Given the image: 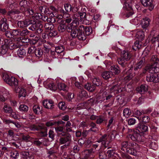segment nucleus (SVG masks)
<instances>
[{
    "instance_id": "774afa93",
    "label": "nucleus",
    "mask_w": 159,
    "mask_h": 159,
    "mask_svg": "<svg viewBox=\"0 0 159 159\" xmlns=\"http://www.w3.org/2000/svg\"><path fill=\"white\" fill-rule=\"evenodd\" d=\"M120 159H133L132 157L125 153H123L121 155V158Z\"/></svg>"
},
{
    "instance_id": "0eeeda50",
    "label": "nucleus",
    "mask_w": 159,
    "mask_h": 159,
    "mask_svg": "<svg viewBox=\"0 0 159 159\" xmlns=\"http://www.w3.org/2000/svg\"><path fill=\"white\" fill-rule=\"evenodd\" d=\"M140 150V146L135 143H131L129 144V147L126 149V152L129 154L136 156Z\"/></svg>"
},
{
    "instance_id": "a878e982",
    "label": "nucleus",
    "mask_w": 159,
    "mask_h": 159,
    "mask_svg": "<svg viewBox=\"0 0 159 159\" xmlns=\"http://www.w3.org/2000/svg\"><path fill=\"white\" fill-rule=\"evenodd\" d=\"M56 132L59 136H64L68 133L65 132L63 127L58 126L55 128Z\"/></svg>"
},
{
    "instance_id": "f3484780",
    "label": "nucleus",
    "mask_w": 159,
    "mask_h": 159,
    "mask_svg": "<svg viewBox=\"0 0 159 159\" xmlns=\"http://www.w3.org/2000/svg\"><path fill=\"white\" fill-rule=\"evenodd\" d=\"M15 91L18 93L19 97H25L26 95V91L23 87L20 86L18 87V86L14 88Z\"/></svg>"
},
{
    "instance_id": "0e129e2a",
    "label": "nucleus",
    "mask_w": 159,
    "mask_h": 159,
    "mask_svg": "<svg viewBox=\"0 0 159 159\" xmlns=\"http://www.w3.org/2000/svg\"><path fill=\"white\" fill-rule=\"evenodd\" d=\"M96 123L98 124H100L102 123L105 120L104 117L102 116H100L98 117L97 118Z\"/></svg>"
},
{
    "instance_id": "052dcab7",
    "label": "nucleus",
    "mask_w": 159,
    "mask_h": 159,
    "mask_svg": "<svg viewBox=\"0 0 159 159\" xmlns=\"http://www.w3.org/2000/svg\"><path fill=\"white\" fill-rule=\"evenodd\" d=\"M86 35H88L90 34L92 32V29L90 27L85 26L84 27V31Z\"/></svg>"
},
{
    "instance_id": "8fccbe9b",
    "label": "nucleus",
    "mask_w": 159,
    "mask_h": 159,
    "mask_svg": "<svg viewBox=\"0 0 159 159\" xmlns=\"http://www.w3.org/2000/svg\"><path fill=\"white\" fill-rule=\"evenodd\" d=\"M12 34L13 37L15 36L19 37L20 36V30L19 29L11 30Z\"/></svg>"
},
{
    "instance_id": "e433bc0d",
    "label": "nucleus",
    "mask_w": 159,
    "mask_h": 159,
    "mask_svg": "<svg viewBox=\"0 0 159 159\" xmlns=\"http://www.w3.org/2000/svg\"><path fill=\"white\" fill-rule=\"evenodd\" d=\"M84 88L88 90L90 92L93 91L95 89V86L93 84L89 83L85 84Z\"/></svg>"
},
{
    "instance_id": "dca6fc26",
    "label": "nucleus",
    "mask_w": 159,
    "mask_h": 159,
    "mask_svg": "<svg viewBox=\"0 0 159 159\" xmlns=\"http://www.w3.org/2000/svg\"><path fill=\"white\" fill-rule=\"evenodd\" d=\"M93 102V99L92 98H90L88 100L87 102L79 104L77 105V107L79 108V109L87 108L91 106Z\"/></svg>"
},
{
    "instance_id": "c03bdc74",
    "label": "nucleus",
    "mask_w": 159,
    "mask_h": 159,
    "mask_svg": "<svg viewBox=\"0 0 159 159\" xmlns=\"http://www.w3.org/2000/svg\"><path fill=\"white\" fill-rule=\"evenodd\" d=\"M17 54L20 57H23L25 55V51L23 48H20L17 51Z\"/></svg>"
},
{
    "instance_id": "aec40b11",
    "label": "nucleus",
    "mask_w": 159,
    "mask_h": 159,
    "mask_svg": "<svg viewBox=\"0 0 159 159\" xmlns=\"http://www.w3.org/2000/svg\"><path fill=\"white\" fill-rule=\"evenodd\" d=\"M43 103V106L46 108L52 109L53 108L54 102L52 100H45Z\"/></svg>"
},
{
    "instance_id": "3c124183",
    "label": "nucleus",
    "mask_w": 159,
    "mask_h": 159,
    "mask_svg": "<svg viewBox=\"0 0 159 159\" xmlns=\"http://www.w3.org/2000/svg\"><path fill=\"white\" fill-rule=\"evenodd\" d=\"M44 28L47 31L52 30L54 28V25L52 23H47L45 24Z\"/></svg>"
},
{
    "instance_id": "de8ad7c7",
    "label": "nucleus",
    "mask_w": 159,
    "mask_h": 159,
    "mask_svg": "<svg viewBox=\"0 0 159 159\" xmlns=\"http://www.w3.org/2000/svg\"><path fill=\"white\" fill-rule=\"evenodd\" d=\"M123 115L126 118H128L131 115V111L128 108L125 109L123 111Z\"/></svg>"
},
{
    "instance_id": "a211bd4d",
    "label": "nucleus",
    "mask_w": 159,
    "mask_h": 159,
    "mask_svg": "<svg viewBox=\"0 0 159 159\" xmlns=\"http://www.w3.org/2000/svg\"><path fill=\"white\" fill-rule=\"evenodd\" d=\"M153 0H141V3L144 7H148L150 11H151L154 7L153 3Z\"/></svg>"
},
{
    "instance_id": "5701e85b",
    "label": "nucleus",
    "mask_w": 159,
    "mask_h": 159,
    "mask_svg": "<svg viewBox=\"0 0 159 159\" xmlns=\"http://www.w3.org/2000/svg\"><path fill=\"white\" fill-rule=\"evenodd\" d=\"M150 19L147 17L142 18L140 20V24L142 27L143 28H146L149 24Z\"/></svg>"
},
{
    "instance_id": "39448f33",
    "label": "nucleus",
    "mask_w": 159,
    "mask_h": 159,
    "mask_svg": "<svg viewBox=\"0 0 159 159\" xmlns=\"http://www.w3.org/2000/svg\"><path fill=\"white\" fill-rule=\"evenodd\" d=\"M2 78L4 81L11 86L17 87L18 84V80L13 76H10L6 73L2 74Z\"/></svg>"
},
{
    "instance_id": "ea45409f",
    "label": "nucleus",
    "mask_w": 159,
    "mask_h": 159,
    "mask_svg": "<svg viewBox=\"0 0 159 159\" xmlns=\"http://www.w3.org/2000/svg\"><path fill=\"white\" fill-rule=\"evenodd\" d=\"M33 110L36 114H39L41 113L42 108L38 105H34L33 107Z\"/></svg>"
},
{
    "instance_id": "b1692460",
    "label": "nucleus",
    "mask_w": 159,
    "mask_h": 159,
    "mask_svg": "<svg viewBox=\"0 0 159 159\" xmlns=\"http://www.w3.org/2000/svg\"><path fill=\"white\" fill-rule=\"evenodd\" d=\"M136 130L138 131L140 134L146 132L148 131V127L145 125H142L140 123L138 125Z\"/></svg>"
},
{
    "instance_id": "412c9836",
    "label": "nucleus",
    "mask_w": 159,
    "mask_h": 159,
    "mask_svg": "<svg viewBox=\"0 0 159 159\" xmlns=\"http://www.w3.org/2000/svg\"><path fill=\"white\" fill-rule=\"evenodd\" d=\"M21 159H34V157L31 153L27 152H21Z\"/></svg>"
},
{
    "instance_id": "2eb2a0df",
    "label": "nucleus",
    "mask_w": 159,
    "mask_h": 159,
    "mask_svg": "<svg viewBox=\"0 0 159 159\" xmlns=\"http://www.w3.org/2000/svg\"><path fill=\"white\" fill-rule=\"evenodd\" d=\"M146 80L148 82H159V74H149L146 76Z\"/></svg>"
},
{
    "instance_id": "2f4dec72",
    "label": "nucleus",
    "mask_w": 159,
    "mask_h": 159,
    "mask_svg": "<svg viewBox=\"0 0 159 159\" xmlns=\"http://www.w3.org/2000/svg\"><path fill=\"white\" fill-rule=\"evenodd\" d=\"M109 92V91L107 90V89L105 90L101 89L100 90L99 96L100 97V98L102 99L101 101H104L105 100V98Z\"/></svg>"
},
{
    "instance_id": "864d4df0",
    "label": "nucleus",
    "mask_w": 159,
    "mask_h": 159,
    "mask_svg": "<svg viewBox=\"0 0 159 159\" xmlns=\"http://www.w3.org/2000/svg\"><path fill=\"white\" fill-rule=\"evenodd\" d=\"M10 156L11 157L16 159L19 157V153L17 151H13L10 152Z\"/></svg>"
},
{
    "instance_id": "393cba45",
    "label": "nucleus",
    "mask_w": 159,
    "mask_h": 159,
    "mask_svg": "<svg viewBox=\"0 0 159 159\" xmlns=\"http://www.w3.org/2000/svg\"><path fill=\"white\" fill-rule=\"evenodd\" d=\"M44 84L45 87L47 89H49L52 91H54L56 89V87L54 84L52 82L49 83L48 81H45L44 82Z\"/></svg>"
},
{
    "instance_id": "a18cd8bd",
    "label": "nucleus",
    "mask_w": 159,
    "mask_h": 159,
    "mask_svg": "<svg viewBox=\"0 0 159 159\" xmlns=\"http://www.w3.org/2000/svg\"><path fill=\"white\" fill-rule=\"evenodd\" d=\"M64 122L62 121H58L57 122H54V121H50L47 122L46 123V125L47 126L49 127L54 125L57 124H64Z\"/></svg>"
},
{
    "instance_id": "72a5a7b5",
    "label": "nucleus",
    "mask_w": 159,
    "mask_h": 159,
    "mask_svg": "<svg viewBox=\"0 0 159 159\" xmlns=\"http://www.w3.org/2000/svg\"><path fill=\"white\" fill-rule=\"evenodd\" d=\"M30 129L31 130H39L43 129V127L42 125H31L29 127Z\"/></svg>"
},
{
    "instance_id": "69168bd1",
    "label": "nucleus",
    "mask_w": 159,
    "mask_h": 159,
    "mask_svg": "<svg viewBox=\"0 0 159 159\" xmlns=\"http://www.w3.org/2000/svg\"><path fill=\"white\" fill-rule=\"evenodd\" d=\"M59 108L62 110H64L66 107L65 103L64 102H60L58 104Z\"/></svg>"
},
{
    "instance_id": "bf43d9fd",
    "label": "nucleus",
    "mask_w": 159,
    "mask_h": 159,
    "mask_svg": "<svg viewBox=\"0 0 159 159\" xmlns=\"http://www.w3.org/2000/svg\"><path fill=\"white\" fill-rule=\"evenodd\" d=\"M55 52L57 54L62 52L64 50V48L62 46H58L55 48Z\"/></svg>"
},
{
    "instance_id": "09e8293b",
    "label": "nucleus",
    "mask_w": 159,
    "mask_h": 159,
    "mask_svg": "<svg viewBox=\"0 0 159 159\" xmlns=\"http://www.w3.org/2000/svg\"><path fill=\"white\" fill-rule=\"evenodd\" d=\"M66 29H67L66 25L64 24H61L58 26V30L59 32H63Z\"/></svg>"
},
{
    "instance_id": "13d9d810",
    "label": "nucleus",
    "mask_w": 159,
    "mask_h": 159,
    "mask_svg": "<svg viewBox=\"0 0 159 159\" xmlns=\"http://www.w3.org/2000/svg\"><path fill=\"white\" fill-rule=\"evenodd\" d=\"M79 32V29L78 30L76 29L70 30V34L73 38L77 37L78 35V32Z\"/></svg>"
},
{
    "instance_id": "5fc2aeb1",
    "label": "nucleus",
    "mask_w": 159,
    "mask_h": 159,
    "mask_svg": "<svg viewBox=\"0 0 159 159\" xmlns=\"http://www.w3.org/2000/svg\"><path fill=\"white\" fill-rule=\"evenodd\" d=\"M75 14H78V16L76 18L78 19V22H79V21L81 20V19L84 18L86 16V13L84 11L80 12L79 11Z\"/></svg>"
},
{
    "instance_id": "473e14b6",
    "label": "nucleus",
    "mask_w": 159,
    "mask_h": 159,
    "mask_svg": "<svg viewBox=\"0 0 159 159\" xmlns=\"http://www.w3.org/2000/svg\"><path fill=\"white\" fill-rule=\"evenodd\" d=\"M145 62V58L142 57L141 59L139 61L135 67V70H137L141 68L144 64Z\"/></svg>"
},
{
    "instance_id": "1a4fd4ad",
    "label": "nucleus",
    "mask_w": 159,
    "mask_h": 159,
    "mask_svg": "<svg viewBox=\"0 0 159 159\" xmlns=\"http://www.w3.org/2000/svg\"><path fill=\"white\" fill-rule=\"evenodd\" d=\"M34 10H36V8L35 7L34 8L33 7V9H32V8L31 9L30 8L25 9V14H27V15H33L32 16L34 17L36 19L41 18V14L36 12V11H34Z\"/></svg>"
},
{
    "instance_id": "4c0bfd02",
    "label": "nucleus",
    "mask_w": 159,
    "mask_h": 159,
    "mask_svg": "<svg viewBox=\"0 0 159 159\" xmlns=\"http://www.w3.org/2000/svg\"><path fill=\"white\" fill-rule=\"evenodd\" d=\"M111 71V73H113L115 74H117L119 73L120 70L119 67L117 66H111L110 68Z\"/></svg>"
},
{
    "instance_id": "4be33fe9",
    "label": "nucleus",
    "mask_w": 159,
    "mask_h": 159,
    "mask_svg": "<svg viewBox=\"0 0 159 159\" xmlns=\"http://www.w3.org/2000/svg\"><path fill=\"white\" fill-rule=\"evenodd\" d=\"M136 37L139 41H142L144 39V35L143 31L140 30H136L134 31Z\"/></svg>"
},
{
    "instance_id": "4468645a",
    "label": "nucleus",
    "mask_w": 159,
    "mask_h": 159,
    "mask_svg": "<svg viewBox=\"0 0 159 159\" xmlns=\"http://www.w3.org/2000/svg\"><path fill=\"white\" fill-rule=\"evenodd\" d=\"M94 151L93 149L86 150L84 152V158L83 159H93L94 157Z\"/></svg>"
},
{
    "instance_id": "f704fd0d",
    "label": "nucleus",
    "mask_w": 159,
    "mask_h": 159,
    "mask_svg": "<svg viewBox=\"0 0 159 159\" xmlns=\"http://www.w3.org/2000/svg\"><path fill=\"white\" fill-rule=\"evenodd\" d=\"M115 119L114 117H111L108 121L107 127L108 129L111 128L115 123Z\"/></svg>"
},
{
    "instance_id": "37998d69",
    "label": "nucleus",
    "mask_w": 159,
    "mask_h": 159,
    "mask_svg": "<svg viewBox=\"0 0 159 159\" xmlns=\"http://www.w3.org/2000/svg\"><path fill=\"white\" fill-rule=\"evenodd\" d=\"M34 53L37 57L41 58L43 54L42 50L39 48L36 49Z\"/></svg>"
},
{
    "instance_id": "58836bf2",
    "label": "nucleus",
    "mask_w": 159,
    "mask_h": 159,
    "mask_svg": "<svg viewBox=\"0 0 159 159\" xmlns=\"http://www.w3.org/2000/svg\"><path fill=\"white\" fill-rule=\"evenodd\" d=\"M131 142L129 143L127 141L123 142L121 144V150L123 151L126 152V149L129 147V144Z\"/></svg>"
},
{
    "instance_id": "c756f323",
    "label": "nucleus",
    "mask_w": 159,
    "mask_h": 159,
    "mask_svg": "<svg viewBox=\"0 0 159 159\" xmlns=\"http://www.w3.org/2000/svg\"><path fill=\"white\" fill-rule=\"evenodd\" d=\"M30 20L26 19L25 21H19L17 22V25L20 28H23L29 25V21Z\"/></svg>"
},
{
    "instance_id": "423d86ee",
    "label": "nucleus",
    "mask_w": 159,
    "mask_h": 159,
    "mask_svg": "<svg viewBox=\"0 0 159 159\" xmlns=\"http://www.w3.org/2000/svg\"><path fill=\"white\" fill-rule=\"evenodd\" d=\"M71 136L70 134L67 133L64 136H62L59 139V143L60 144H63L61 147V149L66 148L68 147L71 141Z\"/></svg>"
},
{
    "instance_id": "20e7f679",
    "label": "nucleus",
    "mask_w": 159,
    "mask_h": 159,
    "mask_svg": "<svg viewBox=\"0 0 159 159\" xmlns=\"http://www.w3.org/2000/svg\"><path fill=\"white\" fill-rule=\"evenodd\" d=\"M131 57V53L127 51L123 50L121 52L120 58L118 59L119 64L122 66L126 64L125 62L129 60Z\"/></svg>"
},
{
    "instance_id": "6e6d98bb",
    "label": "nucleus",
    "mask_w": 159,
    "mask_h": 159,
    "mask_svg": "<svg viewBox=\"0 0 159 159\" xmlns=\"http://www.w3.org/2000/svg\"><path fill=\"white\" fill-rule=\"evenodd\" d=\"M8 47L5 45V43H4L3 45L2 46V48L1 50V53L2 55H4L6 54L8 50Z\"/></svg>"
},
{
    "instance_id": "6ab92c4d",
    "label": "nucleus",
    "mask_w": 159,
    "mask_h": 159,
    "mask_svg": "<svg viewBox=\"0 0 159 159\" xmlns=\"http://www.w3.org/2000/svg\"><path fill=\"white\" fill-rule=\"evenodd\" d=\"M123 88L120 87L118 84L113 85L110 89V93H113L115 95L121 92L123 90Z\"/></svg>"
},
{
    "instance_id": "338daca9",
    "label": "nucleus",
    "mask_w": 159,
    "mask_h": 159,
    "mask_svg": "<svg viewBox=\"0 0 159 159\" xmlns=\"http://www.w3.org/2000/svg\"><path fill=\"white\" fill-rule=\"evenodd\" d=\"M120 159H133L132 157L125 153H123L121 155V158Z\"/></svg>"
},
{
    "instance_id": "680f3d73",
    "label": "nucleus",
    "mask_w": 159,
    "mask_h": 159,
    "mask_svg": "<svg viewBox=\"0 0 159 159\" xmlns=\"http://www.w3.org/2000/svg\"><path fill=\"white\" fill-rule=\"evenodd\" d=\"M150 52L149 49L148 48H146L143 52L142 57L145 58L146 59L147 56L149 55Z\"/></svg>"
},
{
    "instance_id": "7c9ffc66",
    "label": "nucleus",
    "mask_w": 159,
    "mask_h": 159,
    "mask_svg": "<svg viewBox=\"0 0 159 159\" xmlns=\"http://www.w3.org/2000/svg\"><path fill=\"white\" fill-rule=\"evenodd\" d=\"M148 90V87L147 85H142L140 87L136 88V90L140 93H144Z\"/></svg>"
},
{
    "instance_id": "49530a36",
    "label": "nucleus",
    "mask_w": 159,
    "mask_h": 159,
    "mask_svg": "<svg viewBox=\"0 0 159 159\" xmlns=\"http://www.w3.org/2000/svg\"><path fill=\"white\" fill-rule=\"evenodd\" d=\"M131 71V70L130 69H129V72H126L127 75L124 77V80H125L126 82H127L129 80L133 77V76L132 75H131L130 74H129V72ZM125 71H124L123 72L124 74H125Z\"/></svg>"
},
{
    "instance_id": "c9c22d12",
    "label": "nucleus",
    "mask_w": 159,
    "mask_h": 159,
    "mask_svg": "<svg viewBox=\"0 0 159 159\" xmlns=\"http://www.w3.org/2000/svg\"><path fill=\"white\" fill-rule=\"evenodd\" d=\"M113 74L111 73V71H105L102 74V76L104 79H107L111 77Z\"/></svg>"
},
{
    "instance_id": "9d476101",
    "label": "nucleus",
    "mask_w": 159,
    "mask_h": 159,
    "mask_svg": "<svg viewBox=\"0 0 159 159\" xmlns=\"http://www.w3.org/2000/svg\"><path fill=\"white\" fill-rule=\"evenodd\" d=\"M78 16V14H74L72 16L73 19L72 22L66 25L67 29L68 32H70V30L76 29V27L79 24L78 19L76 18Z\"/></svg>"
},
{
    "instance_id": "f03ea898",
    "label": "nucleus",
    "mask_w": 159,
    "mask_h": 159,
    "mask_svg": "<svg viewBox=\"0 0 159 159\" xmlns=\"http://www.w3.org/2000/svg\"><path fill=\"white\" fill-rule=\"evenodd\" d=\"M151 61L154 62V63L152 65L147 66L143 72L144 73H145L146 71L151 74L159 72V64L158 63L159 59L157 56L156 55L152 56L151 59Z\"/></svg>"
},
{
    "instance_id": "79ce46f5",
    "label": "nucleus",
    "mask_w": 159,
    "mask_h": 159,
    "mask_svg": "<svg viewBox=\"0 0 159 159\" xmlns=\"http://www.w3.org/2000/svg\"><path fill=\"white\" fill-rule=\"evenodd\" d=\"M4 104L5 105L3 107V111L9 114L11 112L12 110V108L6 103H5Z\"/></svg>"
},
{
    "instance_id": "e2e57ef3",
    "label": "nucleus",
    "mask_w": 159,
    "mask_h": 159,
    "mask_svg": "<svg viewBox=\"0 0 159 159\" xmlns=\"http://www.w3.org/2000/svg\"><path fill=\"white\" fill-rule=\"evenodd\" d=\"M118 134V132L116 130H114L112 131L111 132V134L109 135V137L111 140L112 139H115L116 138V136Z\"/></svg>"
},
{
    "instance_id": "7ed1b4c3",
    "label": "nucleus",
    "mask_w": 159,
    "mask_h": 159,
    "mask_svg": "<svg viewBox=\"0 0 159 159\" xmlns=\"http://www.w3.org/2000/svg\"><path fill=\"white\" fill-rule=\"evenodd\" d=\"M21 40V38L18 37L15 38L13 40L11 39H5L4 42L8 48L10 49H13L20 47V44L19 41Z\"/></svg>"
},
{
    "instance_id": "9b49d317",
    "label": "nucleus",
    "mask_w": 159,
    "mask_h": 159,
    "mask_svg": "<svg viewBox=\"0 0 159 159\" xmlns=\"http://www.w3.org/2000/svg\"><path fill=\"white\" fill-rule=\"evenodd\" d=\"M128 137L130 138L131 140L138 142H141L142 140L141 134L139 133L136 129L133 131V133L128 135Z\"/></svg>"
},
{
    "instance_id": "a19ab883",
    "label": "nucleus",
    "mask_w": 159,
    "mask_h": 159,
    "mask_svg": "<svg viewBox=\"0 0 159 159\" xmlns=\"http://www.w3.org/2000/svg\"><path fill=\"white\" fill-rule=\"evenodd\" d=\"M29 25H31L29 27V29L32 31H34L35 29V26L34 24L35 23V21L34 20H30L29 21Z\"/></svg>"
},
{
    "instance_id": "603ef678",
    "label": "nucleus",
    "mask_w": 159,
    "mask_h": 159,
    "mask_svg": "<svg viewBox=\"0 0 159 159\" xmlns=\"http://www.w3.org/2000/svg\"><path fill=\"white\" fill-rule=\"evenodd\" d=\"M92 82L93 83L97 86H99L102 84L100 79L96 77H94L93 79Z\"/></svg>"
},
{
    "instance_id": "6e6552de",
    "label": "nucleus",
    "mask_w": 159,
    "mask_h": 159,
    "mask_svg": "<svg viewBox=\"0 0 159 159\" xmlns=\"http://www.w3.org/2000/svg\"><path fill=\"white\" fill-rule=\"evenodd\" d=\"M8 91L2 87H0V101L4 102L10 97Z\"/></svg>"
},
{
    "instance_id": "f8f14e48",
    "label": "nucleus",
    "mask_w": 159,
    "mask_h": 159,
    "mask_svg": "<svg viewBox=\"0 0 159 159\" xmlns=\"http://www.w3.org/2000/svg\"><path fill=\"white\" fill-rule=\"evenodd\" d=\"M111 141L109 135L105 134L100 138L98 142V143H102V144L104 145L106 147Z\"/></svg>"
},
{
    "instance_id": "cd10ccee",
    "label": "nucleus",
    "mask_w": 159,
    "mask_h": 159,
    "mask_svg": "<svg viewBox=\"0 0 159 159\" xmlns=\"http://www.w3.org/2000/svg\"><path fill=\"white\" fill-rule=\"evenodd\" d=\"M6 19L4 18L1 20L0 22V24L1 28L0 29H1L2 31H5L8 28V25L6 23Z\"/></svg>"
},
{
    "instance_id": "ddd939ff",
    "label": "nucleus",
    "mask_w": 159,
    "mask_h": 159,
    "mask_svg": "<svg viewBox=\"0 0 159 159\" xmlns=\"http://www.w3.org/2000/svg\"><path fill=\"white\" fill-rule=\"evenodd\" d=\"M79 32H78L77 37L80 40H84L86 39V35L84 33V26L83 25H81L79 27Z\"/></svg>"
},
{
    "instance_id": "f257e3e1",
    "label": "nucleus",
    "mask_w": 159,
    "mask_h": 159,
    "mask_svg": "<svg viewBox=\"0 0 159 159\" xmlns=\"http://www.w3.org/2000/svg\"><path fill=\"white\" fill-rule=\"evenodd\" d=\"M122 3L124 4L123 11L121 14L125 17L128 18L131 16L134 12L132 9V6L135 2L134 0H121Z\"/></svg>"
},
{
    "instance_id": "4d7b16f0",
    "label": "nucleus",
    "mask_w": 159,
    "mask_h": 159,
    "mask_svg": "<svg viewBox=\"0 0 159 159\" xmlns=\"http://www.w3.org/2000/svg\"><path fill=\"white\" fill-rule=\"evenodd\" d=\"M19 110L21 112H27L28 110V107L24 104L20 105L19 107Z\"/></svg>"
},
{
    "instance_id": "bb28decb",
    "label": "nucleus",
    "mask_w": 159,
    "mask_h": 159,
    "mask_svg": "<svg viewBox=\"0 0 159 159\" xmlns=\"http://www.w3.org/2000/svg\"><path fill=\"white\" fill-rule=\"evenodd\" d=\"M88 96L87 92L83 89H80V91L78 94V98L79 100L83 99L84 98H86Z\"/></svg>"
},
{
    "instance_id": "c85d7f7f",
    "label": "nucleus",
    "mask_w": 159,
    "mask_h": 159,
    "mask_svg": "<svg viewBox=\"0 0 159 159\" xmlns=\"http://www.w3.org/2000/svg\"><path fill=\"white\" fill-rule=\"evenodd\" d=\"M142 20V17L140 15H139L135 17L134 18L130 20L131 23L135 25H138L140 22V20Z\"/></svg>"
}]
</instances>
